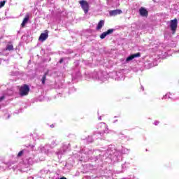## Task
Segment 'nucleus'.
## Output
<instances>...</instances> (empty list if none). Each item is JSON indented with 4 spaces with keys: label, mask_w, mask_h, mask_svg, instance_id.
Returning a JSON list of instances; mask_svg holds the SVG:
<instances>
[{
    "label": "nucleus",
    "mask_w": 179,
    "mask_h": 179,
    "mask_svg": "<svg viewBox=\"0 0 179 179\" xmlns=\"http://www.w3.org/2000/svg\"><path fill=\"white\" fill-rule=\"evenodd\" d=\"M98 129L100 135H103V134H108V127L106 123H99L98 124Z\"/></svg>",
    "instance_id": "1"
},
{
    "label": "nucleus",
    "mask_w": 179,
    "mask_h": 179,
    "mask_svg": "<svg viewBox=\"0 0 179 179\" xmlns=\"http://www.w3.org/2000/svg\"><path fill=\"white\" fill-rule=\"evenodd\" d=\"M80 5L85 14L86 15L87 13H88L89 10L90 9V6L89 5V3H87V1H80Z\"/></svg>",
    "instance_id": "2"
},
{
    "label": "nucleus",
    "mask_w": 179,
    "mask_h": 179,
    "mask_svg": "<svg viewBox=\"0 0 179 179\" xmlns=\"http://www.w3.org/2000/svg\"><path fill=\"white\" fill-rule=\"evenodd\" d=\"M29 92H30V88L29 86L24 85L20 88V95L23 96H27L29 94Z\"/></svg>",
    "instance_id": "3"
},
{
    "label": "nucleus",
    "mask_w": 179,
    "mask_h": 179,
    "mask_svg": "<svg viewBox=\"0 0 179 179\" xmlns=\"http://www.w3.org/2000/svg\"><path fill=\"white\" fill-rule=\"evenodd\" d=\"M93 78H94V79H99V80H101V82H106V80H107V78L104 77V76L103 75V73L101 72L94 73Z\"/></svg>",
    "instance_id": "4"
},
{
    "label": "nucleus",
    "mask_w": 179,
    "mask_h": 179,
    "mask_svg": "<svg viewBox=\"0 0 179 179\" xmlns=\"http://www.w3.org/2000/svg\"><path fill=\"white\" fill-rule=\"evenodd\" d=\"M178 24V20H177V18H175L174 20H171L170 28H171V30L173 31V33H175L176 31L177 30Z\"/></svg>",
    "instance_id": "5"
},
{
    "label": "nucleus",
    "mask_w": 179,
    "mask_h": 179,
    "mask_svg": "<svg viewBox=\"0 0 179 179\" xmlns=\"http://www.w3.org/2000/svg\"><path fill=\"white\" fill-rule=\"evenodd\" d=\"M113 33H114V29H108V31L102 33L101 35H100V38L101 40L106 38V37H107V36L110 35V34H113Z\"/></svg>",
    "instance_id": "6"
},
{
    "label": "nucleus",
    "mask_w": 179,
    "mask_h": 179,
    "mask_svg": "<svg viewBox=\"0 0 179 179\" xmlns=\"http://www.w3.org/2000/svg\"><path fill=\"white\" fill-rule=\"evenodd\" d=\"M138 57H141V53H136L134 55H131L126 59V62H131L134 58H138Z\"/></svg>",
    "instance_id": "7"
},
{
    "label": "nucleus",
    "mask_w": 179,
    "mask_h": 179,
    "mask_svg": "<svg viewBox=\"0 0 179 179\" xmlns=\"http://www.w3.org/2000/svg\"><path fill=\"white\" fill-rule=\"evenodd\" d=\"M47 38H48V31H46L45 33L41 34L39 36L38 40H39V41H41L43 43V41H45V40Z\"/></svg>",
    "instance_id": "8"
},
{
    "label": "nucleus",
    "mask_w": 179,
    "mask_h": 179,
    "mask_svg": "<svg viewBox=\"0 0 179 179\" xmlns=\"http://www.w3.org/2000/svg\"><path fill=\"white\" fill-rule=\"evenodd\" d=\"M122 10H113L109 12L110 16H117V15H121Z\"/></svg>",
    "instance_id": "9"
},
{
    "label": "nucleus",
    "mask_w": 179,
    "mask_h": 179,
    "mask_svg": "<svg viewBox=\"0 0 179 179\" xmlns=\"http://www.w3.org/2000/svg\"><path fill=\"white\" fill-rule=\"evenodd\" d=\"M139 13H140L141 16L146 17V16H148V10L145 9V8L141 7L139 9Z\"/></svg>",
    "instance_id": "10"
},
{
    "label": "nucleus",
    "mask_w": 179,
    "mask_h": 179,
    "mask_svg": "<svg viewBox=\"0 0 179 179\" xmlns=\"http://www.w3.org/2000/svg\"><path fill=\"white\" fill-rule=\"evenodd\" d=\"M104 26V20H100L96 26V30H101Z\"/></svg>",
    "instance_id": "11"
},
{
    "label": "nucleus",
    "mask_w": 179,
    "mask_h": 179,
    "mask_svg": "<svg viewBox=\"0 0 179 179\" xmlns=\"http://www.w3.org/2000/svg\"><path fill=\"white\" fill-rule=\"evenodd\" d=\"M27 22H29V17H26L23 20L22 23L21 24L22 27H24V26H26V24L27 23Z\"/></svg>",
    "instance_id": "12"
},
{
    "label": "nucleus",
    "mask_w": 179,
    "mask_h": 179,
    "mask_svg": "<svg viewBox=\"0 0 179 179\" xmlns=\"http://www.w3.org/2000/svg\"><path fill=\"white\" fill-rule=\"evenodd\" d=\"M6 51H13V45L12 44H8L7 45L6 48Z\"/></svg>",
    "instance_id": "13"
},
{
    "label": "nucleus",
    "mask_w": 179,
    "mask_h": 179,
    "mask_svg": "<svg viewBox=\"0 0 179 179\" xmlns=\"http://www.w3.org/2000/svg\"><path fill=\"white\" fill-rule=\"evenodd\" d=\"M166 99H171V94L170 92L166 93L163 97L162 100H166Z\"/></svg>",
    "instance_id": "14"
},
{
    "label": "nucleus",
    "mask_w": 179,
    "mask_h": 179,
    "mask_svg": "<svg viewBox=\"0 0 179 179\" xmlns=\"http://www.w3.org/2000/svg\"><path fill=\"white\" fill-rule=\"evenodd\" d=\"M45 79H46V75H43V76L41 78L42 84L44 85L45 83Z\"/></svg>",
    "instance_id": "15"
},
{
    "label": "nucleus",
    "mask_w": 179,
    "mask_h": 179,
    "mask_svg": "<svg viewBox=\"0 0 179 179\" xmlns=\"http://www.w3.org/2000/svg\"><path fill=\"white\" fill-rule=\"evenodd\" d=\"M27 160V164H33V158H29Z\"/></svg>",
    "instance_id": "16"
},
{
    "label": "nucleus",
    "mask_w": 179,
    "mask_h": 179,
    "mask_svg": "<svg viewBox=\"0 0 179 179\" xmlns=\"http://www.w3.org/2000/svg\"><path fill=\"white\" fill-rule=\"evenodd\" d=\"M6 1H3L0 2V8H3L5 6Z\"/></svg>",
    "instance_id": "17"
},
{
    "label": "nucleus",
    "mask_w": 179,
    "mask_h": 179,
    "mask_svg": "<svg viewBox=\"0 0 179 179\" xmlns=\"http://www.w3.org/2000/svg\"><path fill=\"white\" fill-rule=\"evenodd\" d=\"M129 152V150L128 149L123 148L122 153H128Z\"/></svg>",
    "instance_id": "18"
},
{
    "label": "nucleus",
    "mask_w": 179,
    "mask_h": 179,
    "mask_svg": "<svg viewBox=\"0 0 179 179\" xmlns=\"http://www.w3.org/2000/svg\"><path fill=\"white\" fill-rule=\"evenodd\" d=\"M22 155H23V151H20V152H18L17 157H20V156H22Z\"/></svg>",
    "instance_id": "19"
},
{
    "label": "nucleus",
    "mask_w": 179,
    "mask_h": 179,
    "mask_svg": "<svg viewBox=\"0 0 179 179\" xmlns=\"http://www.w3.org/2000/svg\"><path fill=\"white\" fill-rule=\"evenodd\" d=\"M4 99H5V96L0 97V102L3 101Z\"/></svg>",
    "instance_id": "20"
},
{
    "label": "nucleus",
    "mask_w": 179,
    "mask_h": 179,
    "mask_svg": "<svg viewBox=\"0 0 179 179\" xmlns=\"http://www.w3.org/2000/svg\"><path fill=\"white\" fill-rule=\"evenodd\" d=\"M89 139H90V136L88 137V142H90V143L93 142V139H92V138L90 140H89Z\"/></svg>",
    "instance_id": "21"
},
{
    "label": "nucleus",
    "mask_w": 179,
    "mask_h": 179,
    "mask_svg": "<svg viewBox=\"0 0 179 179\" xmlns=\"http://www.w3.org/2000/svg\"><path fill=\"white\" fill-rule=\"evenodd\" d=\"M154 125H159V121H155L154 122Z\"/></svg>",
    "instance_id": "22"
},
{
    "label": "nucleus",
    "mask_w": 179,
    "mask_h": 179,
    "mask_svg": "<svg viewBox=\"0 0 179 179\" xmlns=\"http://www.w3.org/2000/svg\"><path fill=\"white\" fill-rule=\"evenodd\" d=\"M52 146H55V141H53V142L52 143Z\"/></svg>",
    "instance_id": "23"
},
{
    "label": "nucleus",
    "mask_w": 179,
    "mask_h": 179,
    "mask_svg": "<svg viewBox=\"0 0 179 179\" xmlns=\"http://www.w3.org/2000/svg\"><path fill=\"white\" fill-rule=\"evenodd\" d=\"M173 100H178L179 99V97L178 98H172Z\"/></svg>",
    "instance_id": "24"
},
{
    "label": "nucleus",
    "mask_w": 179,
    "mask_h": 179,
    "mask_svg": "<svg viewBox=\"0 0 179 179\" xmlns=\"http://www.w3.org/2000/svg\"><path fill=\"white\" fill-rule=\"evenodd\" d=\"M63 61H64V59H62L59 61L60 64H62Z\"/></svg>",
    "instance_id": "25"
},
{
    "label": "nucleus",
    "mask_w": 179,
    "mask_h": 179,
    "mask_svg": "<svg viewBox=\"0 0 179 179\" xmlns=\"http://www.w3.org/2000/svg\"><path fill=\"white\" fill-rule=\"evenodd\" d=\"M93 138H94V139H96V134H94V136H93Z\"/></svg>",
    "instance_id": "26"
},
{
    "label": "nucleus",
    "mask_w": 179,
    "mask_h": 179,
    "mask_svg": "<svg viewBox=\"0 0 179 179\" xmlns=\"http://www.w3.org/2000/svg\"><path fill=\"white\" fill-rule=\"evenodd\" d=\"M60 179H66V178L62 177V178H61Z\"/></svg>",
    "instance_id": "27"
},
{
    "label": "nucleus",
    "mask_w": 179,
    "mask_h": 179,
    "mask_svg": "<svg viewBox=\"0 0 179 179\" xmlns=\"http://www.w3.org/2000/svg\"><path fill=\"white\" fill-rule=\"evenodd\" d=\"M115 153H117V152H114V155H115V156H117V154H115Z\"/></svg>",
    "instance_id": "28"
},
{
    "label": "nucleus",
    "mask_w": 179,
    "mask_h": 179,
    "mask_svg": "<svg viewBox=\"0 0 179 179\" xmlns=\"http://www.w3.org/2000/svg\"><path fill=\"white\" fill-rule=\"evenodd\" d=\"M99 120H101V117H99Z\"/></svg>",
    "instance_id": "29"
},
{
    "label": "nucleus",
    "mask_w": 179,
    "mask_h": 179,
    "mask_svg": "<svg viewBox=\"0 0 179 179\" xmlns=\"http://www.w3.org/2000/svg\"><path fill=\"white\" fill-rule=\"evenodd\" d=\"M44 150V149H42V152Z\"/></svg>",
    "instance_id": "30"
},
{
    "label": "nucleus",
    "mask_w": 179,
    "mask_h": 179,
    "mask_svg": "<svg viewBox=\"0 0 179 179\" xmlns=\"http://www.w3.org/2000/svg\"><path fill=\"white\" fill-rule=\"evenodd\" d=\"M110 155H113L111 152H110Z\"/></svg>",
    "instance_id": "31"
},
{
    "label": "nucleus",
    "mask_w": 179,
    "mask_h": 179,
    "mask_svg": "<svg viewBox=\"0 0 179 179\" xmlns=\"http://www.w3.org/2000/svg\"><path fill=\"white\" fill-rule=\"evenodd\" d=\"M82 1H85V0H82Z\"/></svg>",
    "instance_id": "32"
}]
</instances>
